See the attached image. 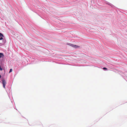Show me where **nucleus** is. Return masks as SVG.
<instances>
[{
	"label": "nucleus",
	"mask_w": 127,
	"mask_h": 127,
	"mask_svg": "<svg viewBox=\"0 0 127 127\" xmlns=\"http://www.w3.org/2000/svg\"><path fill=\"white\" fill-rule=\"evenodd\" d=\"M68 44L74 48H79L80 46L77 45H74L72 44L69 43Z\"/></svg>",
	"instance_id": "f257e3e1"
},
{
	"label": "nucleus",
	"mask_w": 127,
	"mask_h": 127,
	"mask_svg": "<svg viewBox=\"0 0 127 127\" xmlns=\"http://www.w3.org/2000/svg\"><path fill=\"white\" fill-rule=\"evenodd\" d=\"M103 69H104V70H106V69H107L106 68V67H104Z\"/></svg>",
	"instance_id": "6e6552de"
},
{
	"label": "nucleus",
	"mask_w": 127,
	"mask_h": 127,
	"mask_svg": "<svg viewBox=\"0 0 127 127\" xmlns=\"http://www.w3.org/2000/svg\"><path fill=\"white\" fill-rule=\"evenodd\" d=\"M4 55L2 53H0V58H1L3 57Z\"/></svg>",
	"instance_id": "7ed1b4c3"
},
{
	"label": "nucleus",
	"mask_w": 127,
	"mask_h": 127,
	"mask_svg": "<svg viewBox=\"0 0 127 127\" xmlns=\"http://www.w3.org/2000/svg\"><path fill=\"white\" fill-rule=\"evenodd\" d=\"M3 87L4 88H5V86L6 84V82L5 80H2Z\"/></svg>",
	"instance_id": "f03ea898"
},
{
	"label": "nucleus",
	"mask_w": 127,
	"mask_h": 127,
	"mask_svg": "<svg viewBox=\"0 0 127 127\" xmlns=\"http://www.w3.org/2000/svg\"><path fill=\"white\" fill-rule=\"evenodd\" d=\"M0 36L1 37H3V34L2 33H0Z\"/></svg>",
	"instance_id": "20e7f679"
},
{
	"label": "nucleus",
	"mask_w": 127,
	"mask_h": 127,
	"mask_svg": "<svg viewBox=\"0 0 127 127\" xmlns=\"http://www.w3.org/2000/svg\"><path fill=\"white\" fill-rule=\"evenodd\" d=\"M2 70V68L1 67V66H0V70L1 71Z\"/></svg>",
	"instance_id": "423d86ee"
},
{
	"label": "nucleus",
	"mask_w": 127,
	"mask_h": 127,
	"mask_svg": "<svg viewBox=\"0 0 127 127\" xmlns=\"http://www.w3.org/2000/svg\"><path fill=\"white\" fill-rule=\"evenodd\" d=\"M3 38H2V37H1L0 38V40H2L3 39Z\"/></svg>",
	"instance_id": "0eeeda50"
},
{
	"label": "nucleus",
	"mask_w": 127,
	"mask_h": 127,
	"mask_svg": "<svg viewBox=\"0 0 127 127\" xmlns=\"http://www.w3.org/2000/svg\"><path fill=\"white\" fill-rule=\"evenodd\" d=\"M12 69H11L10 70L9 73H10L11 72H12Z\"/></svg>",
	"instance_id": "39448f33"
}]
</instances>
